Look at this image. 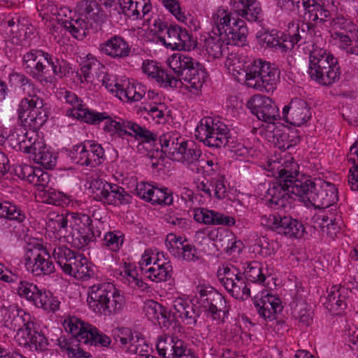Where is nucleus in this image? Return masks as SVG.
Returning a JSON list of instances; mask_svg holds the SVG:
<instances>
[{
  "label": "nucleus",
  "mask_w": 358,
  "mask_h": 358,
  "mask_svg": "<svg viewBox=\"0 0 358 358\" xmlns=\"http://www.w3.org/2000/svg\"><path fill=\"white\" fill-rule=\"evenodd\" d=\"M169 66L178 78L171 73L158 67L153 61H145L142 70L149 77L155 78L164 87H178L182 81L189 84L188 88L199 90L205 81L206 73L199 62L182 53H175L169 59Z\"/></svg>",
  "instance_id": "obj_1"
},
{
  "label": "nucleus",
  "mask_w": 358,
  "mask_h": 358,
  "mask_svg": "<svg viewBox=\"0 0 358 358\" xmlns=\"http://www.w3.org/2000/svg\"><path fill=\"white\" fill-rule=\"evenodd\" d=\"M43 100L36 95H29L21 100L18 105V120L24 128L29 127L24 137V144L30 149L23 150L26 153H34L42 148L43 143L36 141V131L42 127L47 121L48 115L43 108Z\"/></svg>",
  "instance_id": "obj_2"
},
{
  "label": "nucleus",
  "mask_w": 358,
  "mask_h": 358,
  "mask_svg": "<svg viewBox=\"0 0 358 358\" xmlns=\"http://www.w3.org/2000/svg\"><path fill=\"white\" fill-rule=\"evenodd\" d=\"M79 115L94 123L105 121L103 129L112 134H115L119 137L126 135L134 136L140 141L137 146L139 150L144 143H155L157 141V134L130 120L122 118H118V120H113L107 113L94 114L88 110H81Z\"/></svg>",
  "instance_id": "obj_3"
},
{
  "label": "nucleus",
  "mask_w": 358,
  "mask_h": 358,
  "mask_svg": "<svg viewBox=\"0 0 358 358\" xmlns=\"http://www.w3.org/2000/svg\"><path fill=\"white\" fill-rule=\"evenodd\" d=\"M292 192H296L294 196L298 197L306 206L326 208L338 201L337 189L334 184L327 182L317 184L310 177L296 180Z\"/></svg>",
  "instance_id": "obj_4"
},
{
  "label": "nucleus",
  "mask_w": 358,
  "mask_h": 358,
  "mask_svg": "<svg viewBox=\"0 0 358 358\" xmlns=\"http://www.w3.org/2000/svg\"><path fill=\"white\" fill-rule=\"evenodd\" d=\"M299 165L293 161V158L285 161L277 169L276 182L268 189V194L271 196L268 203L278 208H285L287 204L291 203V199L296 194L293 192V187L296 180H302L303 177L307 176L301 175L299 178L298 171Z\"/></svg>",
  "instance_id": "obj_5"
},
{
  "label": "nucleus",
  "mask_w": 358,
  "mask_h": 358,
  "mask_svg": "<svg viewBox=\"0 0 358 358\" xmlns=\"http://www.w3.org/2000/svg\"><path fill=\"white\" fill-rule=\"evenodd\" d=\"M87 301L94 312L110 315L122 309L124 298L113 284L103 282L90 287Z\"/></svg>",
  "instance_id": "obj_6"
},
{
  "label": "nucleus",
  "mask_w": 358,
  "mask_h": 358,
  "mask_svg": "<svg viewBox=\"0 0 358 358\" xmlns=\"http://www.w3.org/2000/svg\"><path fill=\"white\" fill-rule=\"evenodd\" d=\"M308 74L320 85L329 86L338 80L340 70L334 56L322 48H314L309 56Z\"/></svg>",
  "instance_id": "obj_7"
},
{
  "label": "nucleus",
  "mask_w": 358,
  "mask_h": 358,
  "mask_svg": "<svg viewBox=\"0 0 358 358\" xmlns=\"http://www.w3.org/2000/svg\"><path fill=\"white\" fill-rule=\"evenodd\" d=\"M280 71L262 59L252 62L245 71V84L261 92H270L275 88Z\"/></svg>",
  "instance_id": "obj_8"
},
{
  "label": "nucleus",
  "mask_w": 358,
  "mask_h": 358,
  "mask_svg": "<svg viewBox=\"0 0 358 358\" xmlns=\"http://www.w3.org/2000/svg\"><path fill=\"white\" fill-rule=\"evenodd\" d=\"M195 136L200 141L209 147L232 148L234 139L229 133L226 125L214 123L211 117H204L201 120L195 131Z\"/></svg>",
  "instance_id": "obj_9"
},
{
  "label": "nucleus",
  "mask_w": 358,
  "mask_h": 358,
  "mask_svg": "<svg viewBox=\"0 0 358 358\" xmlns=\"http://www.w3.org/2000/svg\"><path fill=\"white\" fill-rule=\"evenodd\" d=\"M90 189L96 200L110 205H122L131 203V196L124 188L110 184L101 179H94Z\"/></svg>",
  "instance_id": "obj_10"
},
{
  "label": "nucleus",
  "mask_w": 358,
  "mask_h": 358,
  "mask_svg": "<svg viewBox=\"0 0 358 358\" xmlns=\"http://www.w3.org/2000/svg\"><path fill=\"white\" fill-rule=\"evenodd\" d=\"M247 106L251 113L263 122L271 123L280 117L278 107L268 96L255 95Z\"/></svg>",
  "instance_id": "obj_11"
},
{
  "label": "nucleus",
  "mask_w": 358,
  "mask_h": 358,
  "mask_svg": "<svg viewBox=\"0 0 358 358\" xmlns=\"http://www.w3.org/2000/svg\"><path fill=\"white\" fill-rule=\"evenodd\" d=\"M196 298L197 302L211 314L214 319L220 318V312L225 304L224 296L213 287L198 286Z\"/></svg>",
  "instance_id": "obj_12"
},
{
  "label": "nucleus",
  "mask_w": 358,
  "mask_h": 358,
  "mask_svg": "<svg viewBox=\"0 0 358 358\" xmlns=\"http://www.w3.org/2000/svg\"><path fill=\"white\" fill-rule=\"evenodd\" d=\"M70 216L74 220L75 223L72 231L66 236L67 241L75 248H83L90 243L88 226L92 222V219L85 214L71 213Z\"/></svg>",
  "instance_id": "obj_13"
},
{
  "label": "nucleus",
  "mask_w": 358,
  "mask_h": 358,
  "mask_svg": "<svg viewBox=\"0 0 358 358\" xmlns=\"http://www.w3.org/2000/svg\"><path fill=\"white\" fill-rule=\"evenodd\" d=\"M158 37L166 47L172 50H189L195 43L188 31L178 25L169 26L166 34Z\"/></svg>",
  "instance_id": "obj_14"
},
{
  "label": "nucleus",
  "mask_w": 358,
  "mask_h": 358,
  "mask_svg": "<svg viewBox=\"0 0 358 358\" xmlns=\"http://www.w3.org/2000/svg\"><path fill=\"white\" fill-rule=\"evenodd\" d=\"M283 119L294 126H301L311 117L310 107L303 99H292L289 105L282 110Z\"/></svg>",
  "instance_id": "obj_15"
},
{
  "label": "nucleus",
  "mask_w": 358,
  "mask_h": 358,
  "mask_svg": "<svg viewBox=\"0 0 358 358\" xmlns=\"http://www.w3.org/2000/svg\"><path fill=\"white\" fill-rule=\"evenodd\" d=\"M255 306L257 308L259 314L264 319L270 321L276 320L277 323L283 324V320H277L278 315L282 310L280 299L273 295L269 294L267 291L262 293L259 301H255Z\"/></svg>",
  "instance_id": "obj_16"
},
{
  "label": "nucleus",
  "mask_w": 358,
  "mask_h": 358,
  "mask_svg": "<svg viewBox=\"0 0 358 358\" xmlns=\"http://www.w3.org/2000/svg\"><path fill=\"white\" fill-rule=\"evenodd\" d=\"M201 155L200 147L194 141L180 140L171 159L189 166L199 162Z\"/></svg>",
  "instance_id": "obj_17"
},
{
  "label": "nucleus",
  "mask_w": 358,
  "mask_h": 358,
  "mask_svg": "<svg viewBox=\"0 0 358 358\" xmlns=\"http://www.w3.org/2000/svg\"><path fill=\"white\" fill-rule=\"evenodd\" d=\"M17 316L14 317L12 324L14 323V328L20 326V322L23 323L22 327H19L16 338L20 345L29 346L31 343V338L34 336L33 333L35 331V324L30 321V315L26 313L22 310H17Z\"/></svg>",
  "instance_id": "obj_18"
},
{
  "label": "nucleus",
  "mask_w": 358,
  "mask_h": 358,
  "mask_svg": "<svg viewBox=\"0 0 358 358\" xmlns=\"http://www.w3.org/2000/svg\"><path fill=\"white\" fill-rule=\"evenodd\" d=\"M100 51L114 59H123L129 55L131 48L120 36L115 35L99 45Z\"/></svg>",
  "instance_id": "obj_19"
},
{
  "label": "nucleus",
  "mask_w": 358,
  "mask_h": 358,
  "mask_svg": "<svg viewBox=\"0 0 358 358\" xmlns=\"http://www.w3.org/2000/svg\"><path fill=\"white\" fill-rule=\"evenodd\" d=\"M321 36L322 31L317 23H312L301 20L297 24L296 32L290 36V41L293 43L294 47L299 41L306 43L320 38Z\"/></svg>",
  "instance_id": "obj_20"
},
{
  "label": "nucleus",
  "mask_w": 358,
  "mask_h": 358,
  "mask_svg": "<svg viewBox=\"0 0 358 358\" xmlns=\"http://www.w3.org/2000/svg\"><path fill=\"white\" fill-rule=\"evenodd\" d=\"M194 219L199 223L211 225L232 226L235 219L231 216L210 210L207 208H196L194 211Z\"/></svg>",
  "instance_id": "obj_21"
},
{
  "label": "nucleus",
  "mask_w": 358,
  "mask_h": 358,
  "mask_svg": "<svg viewBox=\"0 0 358 358\" xmlns=\"http://www.w3.org/2000/svg\"><path fill=\"white\" fill-rule=\"evenodd\" d=\"M173 267L171 262L164 259L163 254L157 253L152 266L148 268L146 272L150 273L148 278L152 281L161 282L170 279Z\"/></svg>",
  "instance_id": "obj_22"
},
{
  "label": "nucleus",
  "mask_w": 358,
  "mask_h": 358,
  "mask_svg": "<svg viewBox=\"0 0 358 358\" xmlns=\"http://www.w3.org/2000/svg\"><path fill=\"white\" fill-rule=\"evenodd\" d=\"M294 9H296L297 13L301 20L317 23L319 3L316 0H291Z\"/></svg>",
  "instance_id": "obj_23"
},
{
  "label": "nucleus",
  "mask_w": 358,
  "mask_h": 358,
  "mask_svg": "<svg viewBox=\"0 0 358 358\" xmlns=\"http://www.w3.org/2000/svg\"><path fill=\"white\" fill-rule=\"evenodd\" d=\"M277 233L289 238H301L305 233L303 224L290 216H281Z\"/></svg>",
  "instance_id": "obj_24"
},
{
  "label": "nucleus",
  "mask_w": 358,
  "mask_h": 358,
  "mask_svg": "<svg viewBox=\"0 0 358 358\" xmlns=\"http://www.w3.org/2000/svg\"><path fill=\"white\" fill-rule=\"evenodd\" d=\"M166 344H167L166 339L161 340L157 344V350L159 356L165 357L166 351L169 350L171 353L169 354L168 358H186L187 355L191 352L190 350L184 345V343L181 340L177 339L175 341L173 338H171L168 347L165 346Z\"/></svg>",
  "instance_id": "obj_25"
},
{
  "label": "nucleus",
  "mask_w": 358,
  "mask_h": 358,
  "mask_svg": "<svg viewBox=\"0 0 358 358\" xmlns=\"http://www.w3.org/2000/svg\"><path fill=\"white\" fill-rule=\"evenodd\" d=\"M17 290L21 297H24L28 301L33 302L37 307L41 306V301L46 299V291L39 289L31 282L20 281Z\"/></svg>",
  "instance_id": "obj_26"
},
{
  "label": "nucleus",
  "mask_w": 358,
  "mask_h": 358,
  "mask_svg": "<svg viewBox=\"0 0 358 358\" xmlns=\"http://www.w3.org/2000/svg\"><path fill=\"white\" fill-rule=\"evenodd\" d=\"M261 41L266 47L273 48L276 51L287 52L293 48V43L290 41V35L280 33V35L265 33L260 36Z\"/></svg>",
  "instance_id": "obj_27"
},
{
  "label": "nucleus",
  "mask_w": 358,
  "mask_h": 358,
  "mask_svg": "<svg viewBox=\"0 0 358 358\" xmlns=\"http://www.w3.org/2000/svg\"><path fill=\"white\" fill-rule=\"evenodd\" d=\"M248 34V29L245 22L241 20H234L232 26L227 27L224 34L225 41H229V43H234L236 45H243L245 42Z\"/></svg>",
  "instance_id": "obj_28"
},
{
  "label": "nucleus",
  "mask_w": 358,
  "mask_h": 358,
  "mask_svg": "<svg viewBox=\"0 0 358 358\" xmlns=\"http://www.w3.org/2000/svg\"><path fill=\"white\" fill-rule=\"evenodd\" d=\"M64 327L66 332H69L72 337L77 339L78 342L84 343L87 341V335L92 326L85 324L76 317H72L69 320H64Z\"/></svg>",
  "instance_id": "obj_29"
},
{
  "label": "nucleus",
  "mask_w": 358,
  "mask_h": 358,
  "mask_svg": "<svg viewBox=\"0 0 358 358\" xmlns=\"http://www.w3.org/2000/svg\"><path fill=\"white\" fill-rule=\"evenodd\" d=\"M204 41V47L207 53L213 58H220L223 56V52L227 49L229 42L225 43L224 36L222 34L212 33Z\"/></svg>",
  "instance_id": "obj_30"
},
{
  "label": "nucleus",
  "mask_w": 358,
  "mask_h": 358,
  "mask_svg": "<svg viewBox=\"0 0 358 358\" xmlns=\"http://www.w3.org/2000/svg\"><path fill=\"white\" fill-rule=\"evenodd\" d=\"M173 308L175 310L173 314L177 315V320L180 318L187 324H195L199 315L196 313L193 306L189 302L177 299L174 301Z\"/></svg>",
  "instance_id": "obj_31"
},
{
  "label": "nucleus",
  "mask_w": 358,
  "mask_h": 358,
  "mask_svg": "<svg viewBox=\"0 0 358 358\" xmlns=\"http://www.w3.org/2000/svg\"><path fill=\"white\" fill-rule=\"evenodd\" d=\"M117 96L120 99H127L128 101H137L141 100L145 94V89L141 85H129L124 88L122 85L115 83Z\"/></svg>",
  "instance_id": "obj_32"
},
{
  "label": "nucleus",
  "mask_w": 358,
  "mask_h": 358,
  "mask_svg": "<svg viewBox=\"0 0 358 358\" xmlns=\"http://www.w3.org/2000/svg\"><path fill=\"white\" fill-rule=\"evenodd\" d=\"M346 289L343 287L332 286L328 292L327 307L330 310L340 311L346 308L345 297L343 294Z\"/></svg>",
  "instance_id": "obj_33"
},
{
  "label": "nucleus",
  "mask_w": 358,
  "mask_h": 358,
  "mask_svg": "<svg viewBox=\"0 0 358 358\" xmlns=\"http://www.w3.org/2000/svg\"><path fill=\"white\" fill-rule=\"evenodd\" d=\"M231 20H235L231 16V13L224 8H219L212 17V20L215 25V27L212 29V33L224 35L227 28L231 26Z\"/></svg>",
  "instance_id": "obj_34"
},
{
  "label": "nucleus",
  "mask_w": 358,
  "mask_h": 358,
  "mask_svg": "<svg viewBox=\"0 0 358 358\" xmlns=\"http://www.w3.org/2000/svg\"><path fill=\"white\" fill-rule=\"evenodd\" d=\"M273 142L280 150L285 151L295 146L299 138L293 131L276 130L273 134Z\"/></svg>",
  "instance_id": "obj_35"
},
{
  "label": "nucleus",
  "mask_w": 358,
  "mask_h": 358,
  "mask_svg": "<svg viewBox=\"0 0 358 358\" xmlns=\"http://www.w3.org/2000/svg\"><path fill=\"white\" fill-rule=\"evenodd\" d=\"M50 259V256L47 251L29 267L31 273L36 276L52 273L55 271V266Z\"/></svg>",
  "instance_id": "obj_36"
},
{
  "label": "nucleus",
  "mask_w": 358,
  "mask_h": 358,
  "mask_svg": "<svg viewBox=\"0 0 358 358\" xmlns=\"http://www.w3.org/2000/svg\"><path fill=\"white\" fill-rule=\"evenodd\" d=\"M62 25L73 37L83 39L87 35V23L80 17L62 21Z\"/></svg>",
  "instance_id": "obj_37"
},
{
  "label": "nucleus",
  "mask_w": 358,
  "mask_h": 358,
  "mask_svg": "<svg viewBox=\"0 0 358 358\" xmlns=\"http://www.w3.org/2000/svg\"><path fill=\"white\" fill-rule=\"evenodd\" d=\"M25 265L27 268H29L32 264L36 262V260H38L47 252V250L36 240L33 239L31 241L27 243V246L25 247Z\"/></svg>",
  "instance_id": "obj_38"
},
{
  "label": "nucleus",
  "mask_w": 358,
  "mask_h": 358,
  "mask_svg": "<svg viewBox=\"0 0 358 358\" xmlns=\"http://www.w3.org/2000/svg\"><path fill=\"white\" fill-rule=\"evenodd\" d=\"M27 134V130L24 127L20 126L15 128L6 138V141L13 149L23 151V150L29 149L24 141V137Z\"/></svg>",
  "instance_id": "obj_39"
},
{
  "label": "nucleus",
  "mask_w": 358,
  "mask_h": 358,
  "mask_svg": "<svg viewBox=\"0 0 358 358\" xmlns=\"http://www.w3.org/2000/svg\"><path fill=\"white\" fill-rule=\"evenodd\" d=\"M30 74L33 78L45 83H52V73L43 57L38 59L33 68L30 69Z\"/></svg>",
  "instance_id": "obj_40"
},
{
  "label": "nucleus",
  "mask_w": 358,
  "mask_h": 358,
  "mask_svg": "<svg viewBox=\"0 0 358 358\" xmlns=\"http://www.w3.org/2000/svg\"><path fill=\"white\" fill-rule=\"evenodd\" d=\"M147 201L152 204L171 205L173 202V194L167 188L160 189L152 187Z\"/></svg>",
  "instance_id": "obj_41"
},
{
  "label": "nucleus",
  "mask_w": 358,
  "mask_h": 358,
  "mask_svg": "<svg viewBox=\"0 0 358 358\" xmlns=\"http://www.w3.org/2000/svg\"><path fill=\"white\" fill-rule=\"evenodd\" d=\"M239 16L250 22H260L263 16L260 3L257 0H250L245 8L241 10Z\"/></svg>",
  "instance_id": "obj_42"
},
{
  "label": "nucleus",
  "mask_w": 358,
  "mask_h": 358,
  "mask_svg": "<svg viewBox=\"0 0 358 358\" xmlns=\"http://www.w3.org/2000/svg\"><path fill=\"white\" fill-rule=\"evenodd\" d=\"M43 60L47 63L48 66L50 68V72L52 73V82L55 76L62 78L66 76V67L62 64L64 61L59 60L58 58L53 57L48 52H45V55H43Z\"/></svg>",
  "instance_id": "obj_43"
},
{
  "label": "nucleus",
  "mask_w": 358,
  "mask_h": 358,
  "mask_svg": "<svg viewBox=\"0 0 358 358\" xmlns=\"http://www.w3.org/2000/svg\"><path fill=\"white\" fill-rule=\"evenodd\" d=\"M52 255L57 263L60 266L63 271H64L66 266L73 261L77 254L66 246H62L55 248Z\"/></svg>",
  "instance_id": "obj_44"
},
{
  "label": "nucleus",
  "mask_w": 358,
  "mask_h": 358,
  "mask_svg": "<svg viewBox=\"0 0 358 358\" xmlns=\"http://www.w3.org/2000/svg\"><path fill=\"white\" fill-rule=\"evenodd\" d=\"M0 217H6L21 222L24 220L25 215L15 205L10 202H0Z\"/></svg>",
  "instance_id": "obj_45"
},
{
  "label": "nucleus",
  "mask_w": 358,
  "mask_h": 358,
  "mask_svg": "<svg viewBox=\"0 0 358 358\" xmlns=\"http://www.w3.org/2000/svg\"><path fill=\"white\" fill-rule=\"evenodd\" d=\"M330 25L335 30H337L335 33H343L345 34L346 33L358 32L357 25L343 16L333 18L330 22Z\"/></svg>",
  "instance_id": "obj_46"
},
{
  "label": "nucleus",
  "mask_w": 358,
  "mask_h": 358,
  "mask_svg": "<svg viewBox=\"0 0 358 358\" xmlns=\"http://www.w3.org/2000/svg\"><path fill=\"white\" fill-rule=\"evenodd\" d=\"M87 166L95 167L101 164L100 159L104 156V150L101 145L92 143V141L87 142Z\"/></svg>",
  "instance_id": "obj_47"
},
{
  "label": "nucleus",
  "mask_w": 358,
  "mask_h": 358,
  "mask_svg": "<svg viewBox=\"0 0 358 358\" xmlns=\"http://www.w3.org/2000/svg\"><path fill=\"white\" fill-rule=\"evenodd\" d=\"M209 182V188L214 192V196L217 199H223L226 196L227 187L225 185V176L217 174L213 178H207Z\"/></svg>",
  "instance_id": "obj_48"
},
{
  "label": "nucleus",
  "mask_w": 358,
  "mask_h": 358,
  "mask_svg": "<svg viewBox=\"0 0 358 358\" xmlns=\"http://www.w3.org/2000/svg\"><path fill=\"white\" fill-rule=\"evenodd\" d=\"M103 240L109 250L117 252L124 243V235L120 231H108L104 234Z\"/></svg>",
  "instance_id": "obj_49"
},
{
  "label": "nucleus",
  "mask_w": 358,
  "mask_h": 358,
  "mask_svg": "<svg viewBox=\"0 0 358 358\" xmlns=\"http://www.w3.org/2000/svg\"><path fill=\"white\" fill-rule=\"evenodd\" d=\"M64 99L67 103L73 106V107L75 108L74 110H73V115L74 117H76L78 119H80L81 120H83L87 123L93 124H98V123L88 122V121H87V120L86 118L83 117L79 115L81 110H84V111L88 110V112H90L91 113H94V114H99V113H96V112L90 110L87 108H83L82 107V106L80 105V103H79L78 98L75 93L66 91L65 94H64Z\"/></svg>",
  "instance_id": "obj_50"
},
{
  "label": "nucleus",
  "mask_w": 358,
  "mask_h": 358,
  "mask_svg": "<svg viewBox=\"0 0 358 358\" xmlns=\"http://www.w3.org/2000/svg\"><path fill=\"white\" fill-rule=\"evenodd\" d=\"M246 278L252 282L262 283L266 280V276L262 273V266L258 262H252L248 264L244 271Z\"/></svg>",
  "instance_id": "obj_51"
},
{
  "label": "nucleus",
  "mask_w": 358,
  "mask_h": 358,
  "mask_svg": "<svg viewBox=\"0 0 358 358\" xmlns=\"http://www.w3.org/2000/svg\"><path fill=\"white\" fill-rule=\"evenodd\" d=\"M76 10L80 15L94 18L99 13V4L96 1L82 0L77 3Z\"/></svg>",
  "instance_id": "obj_52"
},
{
  "label": "nucleus",
  "mask_w": 358,
  "mask_h": 358,
  "mask_svg": "<svg viewBox=\"0 0 358 358\" xmlns=\"http://www.w3.org/2000/svg\"><path fill=\"white\" fill-rule=\"evenodd\" d=\"M143 311L148 320L159 322V316L164 311V306L153 300H149L145 303Z\"/></svg>",
  "instance_id": "obj_53"
},
{
  "label": "nucleus",
  "mask_w": 358,
  "mask_h": 358,
  "mask_svg": "<svg viewBox=\"0 0 358 358\" xmlns=\"http://www.w3.org/2000/svg\"><path fill=\"white\" fill-rule=\"evenodd\" d=\"M98 68H103V64L96 60L87 59L83 62L80 72L86 82H94V72L96 71Z\"/></svg>",
  "instance_id": "obj_54"
},
{
  "label": "nucleus",
  "mask_w": 358,
  "mask_h": 358,
  "mask_svg": "<svg viewBox=\"0 0 358 358\" xmlns=\"http://www.w3.org/2000/svg\"><path fill=\"white\" fill-rule=\"evenodd\" d=\"M34 155V160L46 169H50L55 166L56 163V158L48 152L45 146L42 144V148L38 151L33 153Z\"/></svg>",
  "instance_id": "obj_55"
},
{
  "label": "nucleus",
  "mask_w": 358,
  "mask_h": 358,
  "mask_svg": "<svg viewBox=\"0 0 358 358\" xmlns=\"http://www.w3.org/2000/svg\"><path fill=\"white\" fill-rule=\"evenodd\" d=\"M87 341L84 344L97 345H100L103 347H107L111 342L110 337L108 336L100 334L98 329L95 327L90 328V332L87 335Z\"/></svg>",
  "instance_id": "obj_56"
},
{
  "label": "nucleus",
  "mask_w": 358,
  "mask_h": 358,
  "mask_svg": "<svg viewBox=\"0 0 358 358\" xmlns=\"http://www.w3.org/2000/svg\"><path fill=\"white\" fill-rule=\"evenodd\" d=\"M180 142L179 138H172L169 134H164L159 138V143L161 145L162 151L166 153L168 157L171 159L176 148Z\"/></svg>",
  "instance_id": "obj_57"
},
{
  "label": "nucleus",
  "mask_w": 358,
  "mask_h": 358,
  "mask_svg": "<svg viewBox=\"0 0 358 358\" xmlns=\"http://www.w3.org/2000/svg\"><path fill=\"white\" fill-rule=\"evenodd\" d=\"M70 155L77 164L87 166L89 158H87V143L75 145L71 150Z\"/></svg>",
  "instance_id": "obj_58"
},
{
  "label": "nucleus",
  "mask_w": 358,
  "mask_h": 358,
  "mask_svg": "<svg viewBox=\"0 0 358 358\" xmlns=\"http://www.w3.org/2000/svg\"><path fill=\"white\" fill-rule=\"evenodd\" d=\"M180 248H179V253H175V257L179 259H182V260H185L187 262H196L199 260V256L198 255L197 250L196 248L188 243L185 245H181Z\"/></svg>",
  "instance_id": "obj_59"
},
{
  "label": "nucleus",
  "mask_w": 358,
  "mask_h": 358,
  "mask_svg": "<svg viewBox=\"0 0 358 358\" xmlns=\"http://www.w3.org/2000/svg\"><path fill=\"white\" fill-rule=\"evenodd\" d=\"M239 278H243V277L237 268L231 266V272L227 273L225 277L220 278V282L229 293Z\"/></svg>",
  "instance_id": "obj_60"
},
{
  "label": "nucleus",
  "mask_w": 358,
  "mask_h": 358,
  "mask_svg": "<svg viewBox=\"0 0 358 358\" xmlns=\"http://www.w3.org/2000/svg\"><path fill=\"white\" fill-rule=\"evenodd\" d=\"M229 293L236 299H243L244 296L248 297L250 295V289L246 286L244 278H239Z\"/></svg>",
  "instance_id": "obj_61"
},
{
  "label": "nucleus",
  "mask_w": 358,
  "mask_h": 358,
  "mask_svg": "<svg viewBox=\"0 0 358 358\" xmlns=\"http://www.w3.org/2000/svg\"><path fill=\"white\" fill-rule=\"evenodd\" d=\"M29 347L36 350L44 351L48 349V342L45 335L37 331H34Z\"/></svg>",
  "instance_id": "obj_62"
},
{
  "label": "nucleus",
  "mask_w": 358,
  "mask_h": 358,
  "mask_svg": "<svg viewBox=\"0 0 358 358\" xmlns=\"http://www.w3.org/2000/svg\"><path fill=\"white\" fill-rule=\"evenodd\" d=\"M301 308L297 312V318L300 323L308 327L313 322V311L310 306L306 303L301 304Z\"/></svg>",
  "instance_id": "obj_63"
},
{
  "label": "nucleus",
  "mask_w": 358,
  "mask_h": 358,
  "mask_svg": "<svg viewBox=\"0 0 358 358\" xmlns=\"http://www.w3.org/2000/svg\"><path fill=\"white\" fill-rule=\"evenodd\" d=\"M36 168L27 164H24L17 167L15 169V173L19 178L30 182L32 177L36 173Z\"/></svg>",
  "instance_id": "obj_64"
}]
</instances>
